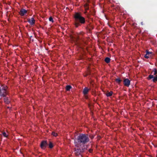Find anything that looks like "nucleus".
I'll list each match as a JSON object with an SVG mask.
<instances>
[{"mask_svg":"<svg viewBox=\"0 0 157 157\" xmlns=\"http://www.w3.org/2000/svg\"><path fill=\"white\" fill-rule=\"evenodd\" d=\"M89 140V139L87 135L85 134H81L78 137L77 140H75V145L77 147L80 143L85 144Z\"/></svg>","mask_w":157,"mask_h":157,"instance_id":"f257e3e1","label":"nucleus"},{"mask_svg":"<svg viewBox=\"0 0 157 157\" xmlns=\"http://www.w3.org/2000/svg\"><path fill=\"white\" fill-rule=\"evenodd\" d=\"M75 25L76 27H77L79 25L78 21H79L81 23H84L85 22V19L82 17L80 14L78 13H76L75 16Z\"/></svg>","mask_w":157,"mask_h":157,"instance_id":"f03ea898","label":"nucleus"},{"mask_svg":"<svg viewBox=\"0 0 157 157\" xmlns=\"http://www.w3.org/2000/svg\"><path fill=\"white\" fill-rule=\"evenodd\" d=\"M7 87L6 86H4L0 88V96H5L7 94L6 89Z\"/></svg>","mask_w":157,"mask_h":157,"instance_id":"7ed1b4c3","label":"nucleus"},{"mask_svg":"<svg viewBox=\"0 0 157 157\" xmlns=\"http://www.w3.org/2000/svg\"><path fill=\"white\" fill-rule=\"evenodd\" d=\"M151 78H153L152 79V81L153 82H155L157 81V75H156L155 76H154L153 75H149L148 78V79H151Z\"/></svg>","mask_w":157,"mask_h":157,"instance_id":"20e7f679","label":"nucleus"},{"mask_svg":"<svg viewBox=\"0 0 157 157\" xmlns=\"http://www.w3.org/2000/svg\"><path fill=\"white\" fill-rule=\"evenodd\" d=\"M124 84L125 86H128L130 84V81L128 78L125 79L124 81Z\"/></svg>","mask_w":157,"mask_h":157,"instance_id":"39448f33","label":"nucleus"},{"mask_svg":"<svg viewBox=\"0 0 157 157\" xmlns=\"http://www.w3.org/2000/svg\"><path fill=\"white\" fill-rule=\"evenodd\" d=\"M146 53L144 56V57L147 59H148L150 57H151L152 52H149L147 50L146 51Z\"/></svg>","mask_w":157,"mask_h":157,"instance_id":"423d86ee","label":"nucleus"},{"mask_svg":"<svg viewBox=\"0 0 157 157\" xmlns=\"http://www.w3.org/2000/svg\"><path fill=\"white\" fill-rule=\"evenodd\" d=\"M47 143L46 141H42L40 144L41 147L42 149H44L46 147Z\"/></svg>","mask_w":157,"mask_h":157,"instance_id":"0eeeda50","label":"nucleus"},{"mask_svg":"<svg viewBox=\"0 0 157 157\" xmlns=\"http://www.w3.org/2000/svg\"><path fill=\"white\" fill-rule=\"evenodd\" d=\"M28 21L31 25H34L35 22V20L33 18L29 19Z\"/></svg>","mask_w":157,"mask_h":157,"instance_id":"6e6552de","label":"nucleus"},{"mask_svg":"<svg viewBox=\"0 0 157 157\" xmlns=\"http://www.w3.org/2000/svg\"><path fill=\"white\" fill-rule=\"evenodd\" d=\"M27 12V11L25 9H22L21 10L20 12V14L22 16H24L25 13Z\"/></svg>","mask_w":157,"mask_h":157,"instance_id":"1a4fd4ad","label":"nucleus"},{"mask_svg":"<svg viewBox=\"0 0 157 157\" xmlns=\"http://www.w3.org/2000/svg\"><path fill=\"white\" fill-rule=\"evenodd\" d=\"M90 89L87 87H85L83 90V93L84 95H86L87 94L89 90Z\"/></svg>","mask_w":157,"mask_h":157,"instance_id":"9d476101","label":"nucleus"},{"mask_svg":"<svg viewBox=\"0 0 157 157\" xmlns=\"http://www.w3.org/2000/svg\"><path fill=\"white\" fill-rule=\"evenodd\" d=\"M157 74V70H156V69L154 68L153 69V70L152 71L151 73V75H156Z\"/></svg>","mask_w":157,"mask_h":157,"instance_id":"9b49d317","label":"nucleus"},{"mask_svg":"<svg viewBox=\"0 0 157 157\" xmlns=\"http://www.w3.org/2000/svg\"><path fill=\"white\" fill-rule=\"evenodd\" d=\"M5 102L7 104L9 103L10 101L8 98H4Z\"/></svg>","mask_w":157,"mask_h":157,"instance_id":"f8f14e48","label":"nucleus"},{"mask_svg":"<svg viewBox=\"0 0 157 157\" xmlns=\"http://www.w3.org/2000/svg\"><path fill=\"white\" fill-rule=\"evenodd\" d=\"M112 94L113 92L111 91L110 92L107 93L106 95L107 96L109 97L111 96L112 95Z\"/></svg>","mask_w":157,"mask_h":157,"instance_id":"ddd939ff","label":"nucleus"},{"mask_svg":"<svg viewBox=\"0 0 157 157\" xmlns=\"http://www.w3.org/2000/svg\"><path fill=\"white\" fill-rule=\"evenodd\" d=\"M110 59L109 58L107 57L105 59V61L107 63H109L110 62Z\"/></svg>","mask_w":157,"mask_h":157,"instance_id":"4468645a","label":"nucleus"},{"mask_svg":"<svg viewBox=\"0 0 157 157\" xmlns=\"http://www.w3.org/2000/svg\"><path fill=\"white\" fill-rule=\"evenodd\" d=\"M71 88V86H67L66 87V89L67 90L69 91Z\"/></svg>","mask_w":157,"mask_h":157,"instance_id":"2eb2a0df","label":"nucleus"},{"mask_svg":"<svg viewBox=\"0 0 157 157\" xmlns=\"http://www.w3.org/2000/svg\"><path fill=\"white\" fill-rule=\"evenodd\" d=\"M84 7L85 8V9L86 10H87L88 9V4H87V3H86L85 5H84Z\"/></svg>","mask_w":157,"mask_h":157,"instance_id":"dca6fc26","label":"nucleus"},{"mask_svg":"<svg viewBox=\"0 0 157 157\" xmlns=\"http://www.w3.org/2000/svg\"><path fill=\"white\" fill-rule=\"evenodd\" d=\"M2 134L3 136L5 137H7L8 136V134H7L6 132H3L2 133Z\"/></svg>","mask_w":157,"mask_h":157,"instance_id":"f3484780","label":"nucleus"},{"mask_svg":"<svg viewBox=\"0 0 157 157\" xmlns=\"http://www.w3.org/2000/svg\"><path fill=\"white\" fill-rule=\"evenodd\" d=\"M52 135L55 136H56L57 135V133H56L55 132H52Z\"/></svg>","mask_w":157,"mask_h":157,"instance_id":"a211bd4d","label":"nucleus"},{"mask_svg":"<svg viewBox=\"0 0 157 157\" xmlns=\"http://www.w3.org/2000/svg\"><path fill=\"white\" fill-rule=\"evenodd\" d=\"M53 147V145L51 142H50L49 144V147L50 148H52Z\"/></svg>","mask_w":157,"mask_h":157,"instance_id":"6ab92c4d","label":"nucleus"},{"mask_svg":"<svg viewBox=\"0 0 157 157\" xmlns=\"http://www.w3.org/2000/svg\"><path fill=\"white\" fill-rule=\"evenodd\" d=\"M116 81L118 83H119L121 81V80L119 78H118L116 79Z\"/></svg>","mask_w":157,"mask_h":157,"instance_id":"aec40b11","label":"nucleus"},{"mask_svg":"<svg viewBox=\"0 0 157 157\" xmlns=\"http://www.w3.org/2000/svg\"><path fill=\"white\" fill-rule=\"evenodd\" d=\"M49 20L50 21H51L52 22H53V19L51 17H50L49 18Z\"/></svg>","mask_w":157,"mask_h":157,"instance_id":"412c9836","label":"nucleus"},{"mask_svg":"<svg viewBox=\"0 0 157 157\" xmlns=\"http://www.w3.org/2000/svg\"><path fill=\"white\" fill-rule=\"evenodd\" d=\"M93 137H94V136H92V137H91V138H93Z\"/></svg>","mask_w":157,"mask_h":157,"instance_id":"4be33fe9","label":"nucleus"}]
</instances>
